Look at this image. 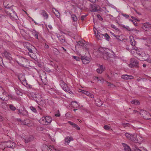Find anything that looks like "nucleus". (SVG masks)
Instances as JSON below:
<instances>
[{"instance_id": "0e129e2a", "label": "nucleus", "mask_w": 151, "mask_h": 151, "mask_svg": "<svg viewBox=\"0 0 151 151\" xmlns=\"http://www.w3.org/2000/svg\"><path fill=\"white\" fill-rule=\"evenodd\" d=\"M91 98H94V95L92 94H91V93H90V94L89 95V96Z\"/></svg>"}, {"instance_id": "aec40b11", "label": "nucleus", "mask_w": 151, "mask_h": 151, "mask_svg": "<svg viewBox=\"0 0 151 151\" xmlns=\"http://www.w3.org/2000/svg\"><path fill=\"white\" fill-rule=\"evenodd\" d=\"M41 14L45 19H47L48 17V15L46 12L44 10L41 11Z\"/></svg>"}, {"instance_id": "ea45409f", "label": "nucleus", "mask_w": 151, "mask_h": 151, "mask_svg": "<svg viewBox=\"0 0 151 151\" xmlns=\"http://www.w3.org/2000/svg\"><path fill=\"white\" fill-rule=\"evenodd\" d=\"M28 122H29V120L27 119H25L24 122H22V124L27 125L29 124Z\"/></svg>"}, {"instance_id": "5fc2aeb1", "label": "nucleus", "mask_w": 151, "mask_h": 151, "mask_svg": "<svg viewBox=\"0 0 151 151\" xmlns=\"http://www.w3.org/2000/svg\"><path fill=\"white\" fill-rule=\"evenodd\" d=\"M87 45L83 43V45H82V47H83V48H85L86 50H88V48L87 47Z\"/></svg>"}, {"instance_id": "69168bd1", "label": "nucleus", "mask_w": 151, "mask_h": 151, "mask_svg": "<svg viewBox=\"0 0 151 151\" xmlns=\"http://www.w3.org/2000/svg\"><path fill=\"white\" fill-rule=\"evenodd\" d=\"M44 47L45 48H48L49 47L48 45L46 44H44Z\"/></svg>"}, {"instance_id": "bf43d9fd", "label": "nucleus", "mask_w": 151, "mask_h": 151, "mask_svg": "<svg viewBox=\"0 0 151 151\" xmlns=\"http://www.w3.org/2000/svg\"><path fill=\"white\" fill-rule=\"evenodd\" d=\"M87 15H82L81 17V19L82 21H83L84 20V18H85Z\"/></svg>"}, {"instance_id": "4d7b16f0", "label": "nucleus", "mask_w": 151, "mask_h": 151, "mask_svg": "<svg viewBox=\"0 0 151 151\" xmlns=\"http://www.w3.org/2000/svg\"><path fill=\"white\" fill-rule=\"evenodd\" d=\"M123 27L124 28L126 29L127 30H128L129 31H131L130 28L128 26L125 27V26H123Z\"/></svg>"}, {"instance_id": "b1692460", "label": "nucleus", "mask_w": 151, "mask_h": 151, "mask_svg": "<svg viewBox=\"0 0 151 151\" xmlns=\"http://www.w3.org/2000/svg\"><path fill=\"white\" fill-rule=\"evenodd\" d=\"M29 55L32 59L35 60L36 58V56L35 55L34 53L33 50L32 51H29L28 52Z\"/></svg>"}, {"instance_id": "de8ad7c7", "label": "nucleus", "mask_w": 151, "mask_h": 151, "mask_svg": "<svg viewBox=\"0 0 151 151\" xmlns=\"http://www.w3.org/2000/svg\"><path fill=\"white\" fill-rule=\"evenodd\" d=\"M107 85L109 86V87H111L112 86H114L113 84L112 83H111L108 82H106Z\"/></svg>"}, {"instance_id": "bb28decb", "label": "nucleus", "mask_w": 151, "mask_h": 151, "mask_svg": "<svg viewBox=\"0 0 151 151\" xmlns=\"http://www.w3.org/2000/svg\"><path fill=\"white\" fill-rule=\"evenodd\" d=\"M57 37L58 39L60 42L62 43H64L65 42V38L63 35L58 36L57 35Z\"/></svg>"}, {"instance_id": "a211bd4d", "label": "nucleus", "mask_w": 151, "mask_h": 151, "mask_svg": "<svg viewBox=\"0 0 151 151\" xmlns=\"http://www.w3.org/2000/svg\"><path fill=\"white\" fill-rule=\"evenodd\" d=\"M95 104L98 106H101L103 104V102L99 99H97L95 101Z\"/></svg>"}, {"instance_id": "3c124183", "label": "nucleus", "mask_w": 151, "mask_h": 151, "mask_svg": "<svg viewBox=\"0 0 151 151\" xmlns=\"http://www.w3.org/2000/svg\"><path fill=\"white\" fill-rule=\"evenodd\" d=\"M97 72L99 73H101L103 71L101 69L99 68H98L96 70Z\"/></svg>"}, {"instance_id": "c756f323", "label": "nucleus", "mask_w": 151, "mask_h": 151, "mask_svg": "<svg viewBox=\"0 0 151 151\" xmlns=\"http://www.w3.org/2000/svg\"><path fill=\"white\" fill-rule=\"evenodd\" d=\"M71 140H73V138L72 137H65V142H66L67 143H69Z\"/></svg>"}, {"instance_id": "2eb2a0df", "label": "nucleus", "mask_w": 151, "mask_h": 151, "mask_svg": "<svg viewBox=\"0 0 151 151\" xmlns=\"http://www.w3.org/2000/svg\"><path fill=\"white\" fill-rule=\"evenodd\" d=\"M18 78L20 82L22 83L26 81L24 76L22 73L18 75Z\"/></svg>"}, {"instance_id": "052dcab7", "label": "nucleus", "mask_w": 151, "mask_h": 151, "mask_svg": "<svg viewBox=\"0 0 151 151\" xmlns=\"http://www.w3.org/2000/svg\"><path fill=\"white\" fill-rule=\"evenodd\" d=\"M144 113H145L147 115L149 116H151V115H150V114L147 112V111H144Z\"/></svg>"}, {"instance_id": "2f4dec72", "label": "nucleus", "mask_w": 151, "mask_h": 151, "mask_svg": "<svg viewBox=\"0 0 151 151\" xmlns=\"http://www.w3.org/2000/svg\"><path fill=\"white\" fill-rule=\"evenodd\" d=\"M71 17L73 22H76L77 21V18L75 14H71Z\"/></svg>"}, {"instance_id": "13d9d810", "label": "nucleus", "mask_w": 151, "mask_h": 151, "mask_svg": "<svg viewBox=\"0 0 151 151\" xmlns=\"http://www.w3.org/2000/svg\"><path fill=\"white\" fill-rule=\"evenodd\" d=\"M79 92H81L82 93H83V94H85V93L86 91H84V90H82L81 89H79Z\"/></svg>"}, {"instance_id": "412c9836", "label": "nucleus", "mask_w": 151, "mask_h": 151, "mask_svg": "<svg viewBox=\"0 0 151 151\" xmlns=\"http://www.w3.org/2000/svg\"><path fill=\"white\" fill-rule=\"evenodd\" d=\"M52 11L57 18H59L60 17V14L58 10L55 8H53Z\"/></svg>"}, {"instance_id": "e433bc0d", "label": "nucleus", "mask_w": 151, "mask_h": 151, "mask_svg": "<svg viewBox=\"0 0 151 151\" xmlns=\"http://www.w3.org/2000/svg\"><path fill=\"white\" fill-rule=\"evenodd\" d=\"M9 107L10 109L12 111H15L16 109V108L12 104L10 105Z\"/></svg>"}, {"instance_id": "393cba45", "label": "nucleus", "mask_w": 151, "mask_h": 151, "mask_svg": "<svg viewBox=\"0 0 151 151\" xmlns=\"http://www.w3.org/2000/svg\"><path fill=\"white\" fill-rule=\"evenodd\" d=\"M46 120L45 117H43L40 119L39 121L42 124L44 125H47V124Z\"/></svg>"}, {"instance_id": "58836bf2", "label": "nucleus", "mask_w": 151, "mask_h": 151, "mask_svg": "<svg viewBox=\"0 0 151 151\" xmlns=\"http://www.w3.org/2000/svg\"><path fill=\"white\" fill-rule=\"evenodd\" d=\"M30 109L34 112V113H36L37 112V110H36V109L34 107L32 106H31L30 107Z\"/></svg>"}, {"instance_id": "a878e982", "label": "nucleus", "mask_w": 151, "mask_h": 151, "mask_svg": "<svg viewBox=\"0 0 151 151\" xmlns=\"http://www.w3.org/2000/svg\"><path fill=\"white\" fill-rule=\"evenodd\" d=\"M122 144L124 147V150L125 151H131V149L129 147L128 145L124 143H122Z\"/></svg>"}, {"instance_id": "f704fd0d", "label": "nucleus", "mask_w": 151, "mask_h": 151, "mask_svg": "<svg viewBox=\"0 0 151 151\" xmlns=\"http://www.w3.org/2000/svg\"><path fill=\"white\" fill-rule=\"evenodd\" d=\"M21 60L22 61V63H20V64L21 65H22L23 66H24V62H27V60L25 58H21Z\"/></svg>"}, {"instance_id": "79ce46f5", "label": "nucleus", "mask_w": 151, "mask_h": 151, "mask_svg": "<svg viewBox=\"0 0 151 151\" xmlns=\"http://www.w3.org/2000/svg\"><path fill=\"white\" fill-rule=\"evenodd\" d=\"M105 37L106 38V39L107 40H108L110 38V37L107 33H106L103 36Z\"/></svg>"}, {"instance_id": "37998d69", "label": "nucleus", "mask_w": 151, "mask_h": 151, "mask_svg": "<svg viewBox=\"0 0 151 151\" xmlns=\"http://www.w3.org/2000/svg\"><path fill=\"white\" fill-rule=\"evenodd\" d=\"M27 113V112L26 111L22 110V113L21 114L23 116L26 115Z\"/></svg>"}, {"instance_id": "8fccbe9b", "label": "nucleus", "mask_w": 151, "mask_h": 151, "mask_svg": "<svg viewBox=\"0 0 151 151\" xmlns=\"http://www.w3.org/2000/svg\"><path fill=\"white\" fill-rule=\"evenodd\" d=\"M115 37L117 39L118 41H122L121 40L119 39L120 36L117 35H115Z\"/></svg>"}, {"instance_id": "9d476101", "label": "nucleus", "mask_w": 151, "mask_h": 151, "mask_svg": "<svg viewBox=\"0 0 151 151\" xmlns=\"http://www.w3.org/2000/svg\"><path fill=\"white\" fill-rule=\"evenodd\" d=\"M125 136L128 139L132 141H135V137L134 135L128 133H126L125 134Z\"/></svg>"}, {"instance_id": "4be33fe9", "label": "nucleus", "mask_w": 151, "mask_h": 151, "mask_svg": "<svg viewBox=\"0 0 151 151\" xmlns=\"http://www.w3.org/2000/svg\"><path fill=\"white\" fill-rule=\"evenodd\" d=\"M42 149L43 151H49V150L51 151L50 148L48 146L45 144L43 145L42 147Z\"/></svg>"}, {"instance_id": "e2e57ef3", "label": "nucleus", "mask_w": 151, "mask_h": 151, "mask_svg": "<svg viewBox=\"0 0 151 151\" xmlns=\"http://www.w3.org/2000/svg\"><path fill=\"white\" fill-rule=\"evenodd\" d=\"M2 63H3L2 58L0 57V65H1Z\"/></svg>"}, {"instance_id": "a19ab883", "label": "nucleus", "mask_w": 151, "mask_h": 151, "mask_svg": "<svg viewBox=\"0 0 151 151\" xmlns=\"http://www.w3.org/2000/svg\"><path fill=\"white\" fill-rule=\"evenodd\" d=\"M99 79V80H100V81L101 82L104 81V79L103 78H101V77L99 78L97 77H96V76L95 77L94 79L97 80V79Z\"/></svg>"}, {"instance_id": "39448f33", "label": "nucleus", "mask_w": 151, "mask_h": 151, "mask_svg": "<svg viewBox=\"0 0 151 151\" xmlns=\"http://www.w3.org/2000/svg\"><path fill=\"white\" fill-rule=\"evenodd\" d=\"M1 55L4 58H5L9 60L12 59L11 55L8 51L4 50L1 53Z\"/></svg>"}, {"instance_id": "9b49d317", "label": "nucleus", "mask_w": 151, "mask_h": 151, "mask_svg": "<svg viewBox=\"0 0 151 151\" xmlns=\"http://www.w3.org/2000/svg\"><path fill=\"white\" fill-rule=\"evenodd\" d=\"M91 10L92 12H96L99 10V7L96 4L91 5Z\"/></svg>"}, {"instance_id": "f3484780", "label": "nucleus", "mask_w": 151, "mask_h": 151, "mask_svg": "<svg viewBox=\"0 0 151 151\" xmlns=\"http://www.w3.org/2000/svg\"><path fill=\"white\" fill-rule=\"evenodd\" d=\"M121 78L122 79L127 80L133 79L134 77L133 76L131 75L129 76L128 75H124L122 76Z\"/></svg>"}, {"instance_id": "423d86ee", "label": "nucleus", "mask_w": 151, "mask_h": 151, "mask_svg": "<svg viewBox=\"0 0 151 151\" xmlns=\"http://www.w3.org/2000/svg\"><path fill=\"white\" fill-rule=\"evenodd\" d=\"M6 147H7L13 149L16 147V145L15 143L9 141L5 142Z\"/></svg>"}, {"instance_id": "6ab92c4d", "label": "nucleus", "mask_w": 151, "mask_h": 151, "mask_svg": "<svg viewBox=\"0 0 151 151\" xmlns=\"http://www.w3.org/2000/svg\"><path fill=\"white\" fill-rule=\"evenodd\" d=\"M95 34L96 36V38L100 40H102L103 39L104 34H101L99 32H98L97 34H96V32H95Z\"/></svg>"}, {"instance_id": "338daca9", "label": "nucleus", "mask_w": 151, "mask_h": 151, "mask_svg": "<svg viewBox=\"0 0 151 151\" xmlns=\"http://www.w3.org/2000/svg\"><path fill=\"white\" fill-rule=\"evenodd\" d=\"M90 93L88 91H86L85 94H86V95L89 96V95L90 94Z\"/></svg>"}, {"instance_id": "0eeeda50", "label": "nucleus", "mask_w": 151, "mask_h": 151, "mask_svg": "<svg viewBox=\"0 0 151 151\" xmlns=\"http://www.w3.org/2000/svg\"><path fill=\"white\" fill-rule=\"evenodd\" d=\"M129 40H130V43L131 45L133 47V49L135 50H137V48L135 47V46L136 44V42L135 40L134 39V38L133 36H129Z\"/></svg>"}, {"instance_id": "72a5a7b5", "label": "nucleus", "mask_w": 151, "mask_h": 151, "mask_svg": "<svg viewBox=\"0 0 151 151\" xmlns=\"http://www.w3.org/2000/svg\"><path fill=\"white\" fill-rule=\"evenodd\" d=\"M72 105L74 108H77L78 106V105L76 101L72 102Z\"/></svg>"}, {"instance_id": "c9c22d12", "label": "nucleus", "mask_w": 151, "mask_h": 151, "mask_svg": "<svg viewBox=\"0 0 151 151\" xmlns=\"http://www.w3.org/2000/svg\"><path fill=\"white\" fill-rule=\"evenodd\" d=\"M53 53L55 55H58L59 53V51L56 48H55L53 50Z\"/></svg>"}, {"instance_id": "6e6d98bb", "label": "nucleus", "mask_w": 151, "mask_h": 151, "mask_svg": "<svg viewBox=\"0 0 151 151\" xmlns=\"http://www.w3.org/2000/svg\"><path fill=\"white\" fill-rule=\"evenodd\" d=\"M122 15L124 17H125L126 18H127L129 17V15L126 14H122Z\"/></svg>"}, {"instance_id": "603ef678", "label": "nucleus", "mask_w": 151, "mask_h": 151, "mask_svg": "<svg viewBox=\"0 0 151 151\" xmlns=\"http://www.w3.org/2000/svg\"><path fill=\"white\" fill-rule=\"evenodd\" d=\"M104 129L106 130H109L110 129V127L108 125H105L104 127Z\"/></svg>"}, {"instance_id": "dca6fc26", "label": "nucleus", "mask_w": 151, "mask_h": 151, "mask_svg": "<svg viewBox=\"0 0 151 151\" xmlns=\"http://www.w3.org/2000/svg\"><path fill=\"white\" fill-rule=\"evenodd\" d=\"M2 95L0 94V99H1L3 101H6L5 99L4 96H7L8 94L4 90H2Z\"/></svg>"}, {"instance_id": "f03ea898", "label": "nucleus", "mask_w": 151, "mask_h": 151, "mask_svg": "<svg viewBox=\"0 0 151 151\" xmlns=\"http://www.w3.org/2000/svg\"><path fill=\"white\" fill-rule=\"evenodd\" d=\"M5 12L7 15L9 16L11 18L17 19V14L15 11L13 10L12 7L6 8V9L5 10Z\"/></svg>"}, {"instance_id": "f257e3e1", "label": "nucleus", "mask_w": 151, "mask_h": 151, "mask_svg": "<svg viewBox=\"0 0 151 151\" xmlns=\"http://www.w3.org/2000/svg\"><path fill=\"white\" fill-rule=\"evenodd\" d=\"M108 49H106L105 50H104L102 48L100 49L99 51L102 53L103 55V57L104 59L109 62L110 64L111 65L115 64L116 63V57L114 52H111V53L108 52L107 51Z\"/></svg>"}, {"instance_id": "c85d7f7f", "label": "nucleus", "mask_w": 151, "mask_h": 151, "mask_svg": "<svg viewBox=\"0 0 151 151\" xmlns=\"http://www.w3.org/2000/svg\"><path fill=\"white\" fill-rule=\"evenodd\" d=\"M32 34L35 36V37L37 39H38V35L39 33L38 32H36L35 30H33L32 31Z\"/></svg>"}, {"instance_id": "4c0bfd02", "label": "nucleus", "mask_w": 151, "mask_h": 151, "mask_svg": "<svg viewBox=\"0 0 151 151\" xmlns=\"http://www.w3.org/2000/svg\"><path fill=\"white\" fill-rule=\"evenodd\" d=\"M144 27L145 28H150L151 27V24L146 23L144 25Z\"/></svg>"}, {"instance_id": "a18cd8bd", "label": "nucleus", "mask_w": 151, "mask_h": 151, "mask_svg": "<svg viewBox=\"0 0 151 151\" xmlns=\"http://www.w3.org/2000/svg\"><path fill=\"white\" fill-rule=\"evenodd\" d=\"M111 27L112 28L114 29H115L116 30H119L118 28L116 27L113 24L111 25Z\"/></svg>"}, {"instance_id": "6e6552de", "label": "nucleus", "mask_w": 151, "mask_h": 151, "mask_svg": "<svg viewBox=\"0 0 151 151\" xmlns=\"http://www.w3.org/2000/svg\"><path fill=\"white\" fill-rule=\"evenodd\" d=\"M25 47L29 51H32V50L34 49L35 47L28 42H25L24 44Z\"/></svg>"}, {"instance_id": "680f3d73", "label": "nucleus", "mask_w": 151, "mask_h": 151, "mask_svg": "<svg viewBox=\"0 0 151 151\" xmlns=\"http://www.w3.org/2000/svg\"><path fill=\"white\" fill-rule=\"evenodd\" d=\"M37 108L38 109V110H39L40 111H42V109L40 106H37Z\"/></svg>"}, {"instance_id": "7ed1b4c3", "label": "nucleus", "mask_w": 151, "mask_h": 151, "mask_svg": "<svg viewBox=\"0 0 151 151\" xmlns=\"http://www.w3.org/2000/svg\"><path fill=\"white\" fill-rule=\"evenodd\" d=\"M130 61V63L129 65V66L131 68L134 67L137 68L139 67V62L137 60L134 58H131Z\"/></svg>"}, {"instance_id": "ddd939ff", "label": "nucleus", "mask_w": 151, "mask_h": 151, "mask_svg": "<svg viewBox=\"0 0 151 151\" xmlns=\"http://www.w3.org/2000/svg\"><path fill=\"white\" fill-rule=\"evenodd\" d=\"M23 138L26 143H27L32 141L33 139V137L32 136L29 135V136L23 137Z\"/></svg>"}, {"instance_id": "473e14b6", "label": "nucleus", "mask_w": 151, "mask_h": 151, "mask_svg": "<svg viewBox=\"0 0 151 151\" xmlns=\"http://www.w3.org/2000/svg\"><path fill=\"white\" fill-rule=\"evenodd\" d=\"M131 103L135 105H139L140 104L139 101L137 100H134L131 101Z\"/></svg>"}, {"instance_id": "4468645a", "label": "nucleus", "mask_w": 151, "mask_h": 151, "mask_svg": "<svg viewBox=\"0 0 151 151\" xmlns=\"http://www.w3.org/2000/svg\"><path fill=\"white\" fill-rule=\"evenodd\" d=\"M11 2L10 0H5L4 2V7L6 8H10L11 7H13L9 5V4L11 3Z\"/></svg>"}, {"instance_id": "7c9ffc66", "label": "nucleus", "mask_w": 151, "mask_h": 151, "mask_svg": "<svg viewBox=\"0 0 151 151\" xmlns=\"http://www.w3.org/2000/svg\"><path fill=\"white\" fill-rule=\"evenodd\" d=\"M6 147L5 142L0 143V149H2L3 151H5L4 150L5 149Z\"/></svg>"}, {"instance_id": "20e7f679", "label": "nucleus", "mask_w": 151, "mask_h": 151, "mask_svg": "<svg viewBox=\"0 0 151 151\" xmlns=\"http://www.w3.org/2000/svg\"><path fill=\"white\" fill-rule=\"evenodd\" d=\"M32 97L33 99L34 100L37 102L42 101V99L41 95L37 93L32 94Z\"/></svg>"}, {"instance_id": "f8f14e48", "label": "nucleus", "mask_w": 151, "mask_h": 151, "mask_svg": "<svg viewBox=\"0 0 151 151\" xmlns=\"http://www.w3.org/2000/svg\"><path fill=\"white\" fill-rule=\"evenodd\" d=\"M60 84L63 89L65 91H68V86L62 80H61L60 82Z\"/></svg>"}, {"instance_id": "cd10ccee", "label": "nucleus", "mask_w": 151, "mask_h": 151, "mask_svg": "<svg viewBox=\"0 0 151 151\" xmlns=\"http://www.w3.org/2000/svg\"><path fill=\"white\" fill-rule=\"evenodd\" d=\"M47 125L49 124L52 121L51 118L49 116H46L45 117Z\"/></svg>"}, {"instance_id": "5701e85b", "label": "nucleus", "mask_w": 151, "mask_h": 151, "mask_svg": "<svg viewBox=\"0 0 151 151\" xmlns=\"http://www.w3.org/2000/svg\"><path fill=\"white\" fill-rule=\"evenodd\" d=\"M68 122L69 123L70 125H72L74 128H75L77 130H80V128L78 126L74 123L70 121H68Z\"/></svg>"}, {"instance_id": "49530a36", "label": "nucleus", "mask_w": 151, "mask_h": 151, "mask_svg": "<svg viewBox=\"0 0 151 151\" xmlns=\"http://www.w3.org/2000/svg\"><path fill=\"white\" fill-rule=\"evenodd\" d=\"M99 67V68L101 69L103 71H104L105 69V68L102 65H100Z\"/></svg>"}, {"instance_id": "c03bdc74", "label": "nucleus", "mask_w": 151, "mask_h": 151, "mask_svg": "<svg viewBox=\"0 0 151 151\" xmlns=\"http://www.w3.org/2000/svg\"><path fill=\"white\" fill-rule=\"evenodd\" d=\"M72 57L73 59L76 60L77 61H79L80 60V59L78 57L73 56Z\"/></svg>"}, {"instance_id": "1a4fd4ad", "label": "nucleus", "mask_w": 151, "mask_h": 151, "mask_svg": "<svg viewBox=\"0 0 151 151\" xmlns=\"http://www.w3.org/2000/svg\"><path fill=\"white\" fill-rule=\"evenodd\" d=\"M81 59L84 64H87L89 63L90 61V58L86 56L81 57Z\"/></svg>"}, {"instance_id": "774afa93", "label": "nucleus", "mask_w": 151, "mask_h": 151, "mask_svg": "<svg viewBox=\"0 0 151 151\" xmlns=\"http://www.w3.org/2000/svg\"><path fill=\"white\" fill-rule=\"evenodd\" d=\"M37 129L38 130H40V131H42L43 129L41 127H38L37 128Z\"/></svg>"}, {"instance_id": "864d4df0", "label": "nucleus", "mask_w": 151, "mask_h": 151, "mask_svg": "<svg viewBox=\"0 0 151 151\" xmlns=\"http://www.w3.org/2000/svg\"><path fill=\"white\" fill-rule=\"evenodd\" d=\"M97 17H98V18L101 21L103 20L102 18L99 14H98L97 15Z\"/></svg>"}, {"instance_id": "09e8293b", "label": "nucleus", "mask_w": 151, "mask_h": 151, "mask_svg": "<svg viewBox=\"0 0 151 151\" xmlns=\"http://www.w3.org/2000/svg\"><path fill=\"white\" fill-rule=\"evenodd\" d=\"M83 43L82 41H80L78 42L77 44L78 45L82 46V45H83Z\"/></svg>"}]
</instances>
